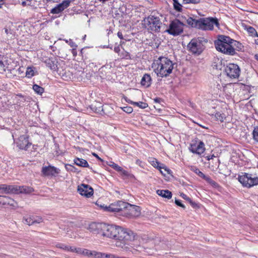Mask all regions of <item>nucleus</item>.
Here are the masks:
<instances>
[{
	"label": "nucleus",
	"instance_id": "f257e3e1",
	"mask_svg": "<svg viewBox=\"0 0 258 258\" xmlns=\"http://www.w3.org/2000/svg\"><path fill=\"white\" fill-rule=\"evenodd\" d=\"M103 228L102 236L104 237L123 241L124 243L135 239V234L131 230L121 227L104 223Z\"/></svg>",
	"mask_w": 258,
	"mask_h": 258
},
{
	"label": "nucleus",
	"instance_id": "f03ea898",
	"mask_svg": "<svg viewBox=\"0 0 258 258\" xmlns=\"http://www.w3.org/2000/svg\"><path fill=\"white\" fill-rule=\"evenodd\" d=\"M174 63L165 57H159L154 61L152 68L158 77H168L172 72Z\"/></svg>",
	"mask_w": 258,
	"mask_h": 258
},
{
	"label": "nucleus",
	"instance_id": "7ed1b4c3",
	"mask_svg": "<svg viewBox=\"0 0 258 258\" xmlns=\"http://www.w3.org/2000/svg\"><path fill=\"white\" fill-rule=\"evenodd\" d=\"M233 40L229 36L219 35L218 39L214 42L215 48L218 51L224 54L234 55L236 54V51L231 46Z\"/></svg>",
	"mask_w": 258,
	"mask_h": 258
},
{
	"label": "nucleus",
	"instance_id": "20e7f679",
	"mask_svg": "<svg viewBox=\"0 0 258 258\" xmlns=\"http://www.w3.org/2000/svg\"><path fill=\"white\" fill-rule=\"evenodd\" d=\"M33 188L26 186L17 185L0 184V193L5 194H31Z\"/></svg>",
	"mask_w": 258,
	"mask_h": 258
},
{
	"label": "nucleus",
	"instance_id": "39448f33",
	"mask_svg": "<svg viewBox=\"0 0 258 258\" xmlns=\"http://www.w3.org/2000/svg\"><path fill=\"white\" fill-rule=\"evenodd\" d=\"M238 180L243 186L250 187L258 184V177L255 174L242 173Z\"/></svg>",
	"mask_w": 258,
	"mask_h": 258
},
{
	"label": "nucleus",
	"instance_id": "423d86ee",
	"mask_svg": "<svg viewBox=\"0 0 258 258\" xmlns=\"http://www.w3.org/2000/svg\"><path fill=\"white\" fill-rule=\"evenodd\" d=\"M122 216L128 218L138 217L141 214V208L135 205L125 202Z\"/></svg>",
	"mask_w": 258,
	"mask_h": 258
},
{
	"label": "nucleus",
	"instance_id": "0eeeda50",
	"mask_svg": "<svg viewBox=\"0 0 258 258\" xmlns=\"http://www.w3.org/2000/svg\"><path fill=\"white\" fill-rule=\"evenodd\" d=\"M207 42V40L203 38L199 37L197 39H192L187 45L189 51L194 54H200L203 51L204 47L202 42Z\"/></svg>",
	"mask_w": 258,
	"mask_h": 258
},
{
	"label": "nucleus",
	"instance_id": "6e6552de",
	"mask_svg": "<svg viewBox=\"0 0 258 258\" xmlns=\"http://www.w3.org/2000/svg\"><path fill=\"white\" fill-rule=\"evenodd\" d=\"M183 23L175 19L170 22L169 28L165 32L173 36H177L183 32Z\"/></svg>",
	"mask_w": 258,
	"mask_h": 258
},
{
	"label": "nucleus",
	"instance_id": "1a4fd4ad",
	"mask_svg": "<svg viewBox=\"0 0 258 258\" xmlns=\"http://www.w3.org/2000/svg\"><path fill=\"white\" fill-rule=\"evenodd\" d=\"M144 21L145 26L148 27V29L151 31L155 32L160 31L162 23L160 21L159 18L151 16L144 20Z\"/></svg>",
	"mask_w": 258,
	"mask_h": 258
},
{
	"label": "nucleus",
	"instance_id": "9d476101",
	"mask_svg": "<svg viewBox=\"0 0 258 258\" xmlns=\"http://www.w3.org/2000/svg\"><path fill=\"white\" fill-rule=\"evenodd\" d=\"M125 202L122 201H118L116 202L109 205V206L103 207L105 211L117 213L119 215H121L123 213V210L124 209Z\"/></svg>",
	"mask_w": 258,
	"mask_h": 258
},
{
	"label": "nucleus",
	"instance_id": "9b49d317",
	"mask_svg": "<svg viewBox=\"0 0 258 258\" xmlns=\"http://www.w3.org/2000/svg\"><path fill=\"white\" fill-rule=\"evenodd\" d=\"M224 71L228 77L235 79L238 78L240 75V69L237 64L229 63L225 68Z\"/></svg>",
	"mask_w": 258,
	"mask_h": 258
},
{
	"label": "nucleus",
	"instance_id": "f8f14e48",
	"mask_svg": "<svg viewBox=\"0 0 258 258\" xmlns=\"http://www.w3.org/2000/svg\"><path fill=\"white\" fill-rule=\"evenodd\" d=\"M17 147L20 150L28 151L32 146V143L29 141V136L23 135L15 140Z\"/></svg>",
	"mask_w": 258,
	"mask_h": 258
},
{
	"label": "nucleus",
	"instance_id": "ddd939ff",
	"mask_svg": "<svg viewBox=\"0 0 258 258\" xmlns=\"http://www.w3.org/2000/svg\"><path fill=\"white\" fill-rule=\"evenodd\" d=\"M148 161L153 167L159 170L160 172L163 175L166 176V173H164L162 169H164L167 173H171L172 172L171 170L168 169L164 164L158 161L156 158L153 157H149Z\"/></svg>",
	"mask_w": 258,
	"mask_h": 258
},
{
	"label": "nucleus",
	"instance_id": "4468645a",
	"mask_svg": "<svg viewBox=\"0 0 258 258\" xmlns=\"http://www.w3.org/2000/svg\"><path fill=\"white\" fill-rule=\"evenodd\" d=\"M219 25L218 20L213 18H203L202 30H211L214 28V25Z\"/></svg>",
	"mask_w": 258,
	"mask_h": 258
},
{
	"label": "nucleus",
	"instance_id": "2eb2a0df",
	"mask_svg": "<svg viewBox=\"0 0 258 258\" xmlns=\"http://www.w3.org/2000/svg\"><path fill=\"white\" fill-rule=\"evenodd\" d=\"M104 223L92 222L86 227L90 232L102 235Z\"/></svg>",
	"mask_w": 258,
	"mask_h": 258
},
{
	"label": "nucleus",
	"instance_id": "dca6fc26",
	"mask_svg": "<svg viewBox=\"0 0 258 258\" xmlns=\"http://www.w3.org/2000/svg\"><path fill=\"white\" fill-rule=\"evenodd\" d=\"M42 173L45 176H56L60 170L53 166H43L41 170Z\"/></svg>",
	"mask_w": 258,
	"mask_h": 258
},
{
	"label": "nucleus",
	"instance_id": "f3484780",
	"mask_svg": "<svg viewBox=\"0 0 258 258\" xmlns=\"http://www.w3.org/2000/svg\"><path fill=\"white\" fill-rule=\"evenodd\" d=\"M204 146V143L200 141L198 144H191L189 147V150L193 153L201 155L205 150Z\"/></svg>",
	"mask_w": 258,
	"mask_h": 258
},
{
	"label": "nucleus",
	"instance_id": "a211bd4d",
	"mask_svg": "<svg viewBox=\"0 0 258 258\" xmlns=\"http://www.w3.org/2000/svg\"><path fill=\"white\" fill-rule=\"evenodd\" d=\"M71 2V0H65L61 3L57 5L56 7L52 9L50 13L53 14H58L62 12L64 9L67 8Z\"/></svg>",
	"mask_w": 258,
	"mask_h": 258
},
{
	"label": "nucleus",
	"instance_id": "6ab92c4d",
	"mask_svg": "<svg viewBox=\"0 0 258 258\" xmlns=\"http://www.w3.org/2000/svg\"><path fill=\"white\" fill-rule=\"evenodd\" d=\"M45 63L47 67L52 71H58L57 67V59L55 57H50L46 59Z\"/></svg>",
	"mask_w": 258,
	"mask_h": 258
},
{
	"label": "nucleus",
	"instance_id": "aec40b11",
	"mask_svg": "<svg viewBox=\"0 0 258 258\" xmlns=\"http://www.w3.org/2000/svg\"><path fill=\"white\" fill-rule=\"evenodd\" d=\"M187 23L192 27L202 29L203 18L199 19H193L191 17L188 18L186 20Z\"/></svg>",
	"mask_w": 258,
	"mask_h": 258
},
{
	"label": "nucleus",
	"instance_id": "412c9836",
	"mask_svg": "<svg viewBox=\"0 0 258 258\" xmlns=\"http://www.w3.org/2000/svg\"><path fill=\"white\" fill-rule=\"evenodd\" d=\"M77 190L79 194H93L94 192L91 186L83 183L78 186Z\"/></svg>",
	"mask_w": 258,
	"mask_h": 258
},
{
	"label": "nucleus",
	"instance_id": "4be33fe9",
	"mask_svg": "<svg viewBox=\"0 0 258 258\" xmlns=\"http://www.w3.org/2000/svg\"><path fill=\"white\" fill-rule=\"evenodd\" d=\"M151 82L152 79L150 75L148 74H145L141 79V84L142 86L148 88L150 86Z\"/></svg>",
	"mask_w": 258,
	"mask_h": 258
},
{
	"label": "nucleus",
	"instance_id": "5701e85b",
	"mask_svg": "<svg viewBox=\"0 0 258 258\" xmlns=\"http://www.w3.org/2000/svg\"><path fill=\"white\" fill-rule=\"evenodd\" d=\"M125 101L126 102H127L128 103L134 105V106H138L139 107H140V108H142V109H145L146 108H147L148 106V105L147 103H145V102H134V101H133L130 99H127L126 98L125 99Z\"/></svg>",
	"mask_w": 258,
	"mask_h": 258
},
{
	"label": "nucleus",
	"instance_id": "b1692460",
	"mask_svg": "<svg viewBox=\"0 0 258 258\" xmlns=\"http://www.w3.org/2000/svg\"><path fill=\"white\" fill-rule=\"evenodd\" d=\"M13 200L7 196L0 195V205H13Z\"/></svg>",
	"mask_w": 258,
	"mask_h": 258
},
{
	"label": "nucleus",
	"instance_id": "393cba45",
	"mask_svg": "<svg viewBox=\"0 0 258 258\" xmlns=\"http://www.w3.org/2000/svg\"><path fill=\"white\" fill-rule=\"evenodd\" d=\"M231 46L234 48L235 50H237L238 51H243V45L237 41L233 40L232 42L231 43Z\"/></svg>",
	"mask_w": 258,
	"mask_h": 258
},
{
	"label": "nucleus",
	"instance_id": "a878e982",
	"mask_svg": "<svg viewBox=\"0 0 258 258\" xmlns=\"http://www.w3.org/2000/svg\"><path fill=\"white\" fill-rule=\"evenodd\" d=\"M74 163L81 167H86L89 166L87 161L83 159L77 158L74 159Z\"/></svg>",
	"mask_w": 258,
	"mask_h": 258
},
{
	"label": "nucleus",
	"instance_id": "bb28decb",
	"mask_svg": "<svg viewBox=\"0 0 258 258\" xmlns=\"http://www.w3.org/2000/svg\"><path fill=\"white\" fill-rule=\"evenodd\" d=\"M91 109L95 112L99 113L103 110L102 106L101 104H92L90 106Z\"/></svg>",
	"mask_w": 258,
	"mask_h": 258
},
{
	"label": "nucleus",
	"instance_id": "cd10ccee",
	"mask_svg": "<svg viewBox=\"0 0 258 258\" xmlns=\"http://www.w3.org/2000/svg\"><path fill=\"white\" fill-rule=\"evenodd\" d=\"M23 222L24 224L28 225L34 224V217L25 216L23 218Z\"/></svg>",
	"mask_w": 258,
	"mask_h": 258
},
{
	"label": "nucleus",
	"instance_id": "c85d7f7f",
	"mask_svg": "<svg viewBox=\"0 0 258 258\" xmlns=\"http://www.w3.org/2000/svg\"><path fill=\"white\" fill-rule=\"evenodd\" d=\"M33 89L38 94L41 95L44 92V88L38 85L34 84L33 86Z\"/></svg>",
	"mask_w": 258,
	"mask_h": 258
},
{
	"label": "nucleus",
	"instance_id": "c756f323",
	"mask_svg": "<svg viewBox=\"0 0 258 258\" xmlns=\"http://www.w3.org/2000/svg\"><path fill=\"white\" fill-rule=\"evenodd\" d=\"M247 31L248 33L252 36H257L258 37V34L257 32L256 31L255 29L251 27V26H248L247 28Z\"/></svg>",
	"mask_w": 258,
	"mask_h": 258
},
{
	"label": "nucleus",
	"instance_id": "7c9ffc66",
	"mask_svg": "<svg viewBox=\"0 0 258 258\" xmlns=\"http://www.w3.org/2000/svg\"><path fill=\"white\" fill-rule=\"evenodd\" d=\"M35 75L34 70L33 68L28 67L26 72V76L27 78H31L32 77Z\"/></svg>",
	"mask_w": 258,
	"mask_h": 258
},
{
	"label": "nucleus",
	"instance_id": "2f4dec72",
	"mask_svg": "<svg viewBox=\"0 0 258 258\" xmlns=\"http://www.w3.org/2000/svg\"><path fill=\"white\" fill-rule=\"evenodd\" d=\"M109 166L112 167L114 170H115L117 171H120V172L123 171V174H126L125 171L123 170L122 167H121L120 166H118L117 164H116L113 162H111V164H109Z\"/></svg>",
	"mask_w": 258,
	"mask_h": 258
},
{
	"label": "nucleus",
	"instance_id": "473e14b6",
	"mask_svg": "<svg viewBox=\"0 0 258 258\" xmlns=\"http://www.w3.org/2000/svg\"><path fill=\"white\" fill-rule=\"evenodd\" d=\"M56 246L68 251H71V248H72V246H69L62 243H57Z\"/></svg>",
	"mask_w": 258,
	"mask_h": 258
},
{
	"label": "nucleus",
	"instance_id": "72a5a7b5",
	"mask_svg": "<svg viewBox=\"0 0 258 258\" xmlns=\"http://www.w3.org/2000/svg\"><path fill=\"white\" fill-rule=\"evenodd\" d=\"M102 252H98L96 251H91L90 256H92L94 258H102Z\"/></svg>",
	"mask_w": 258,
	"mask_h": 258
},
{
	"label": "nucleus",
	"instance_id": "f704fd0d",
	"mask_svg": "<svg viewBox=\"0 0 258 258\" xmlns=\"http://www.w3.org/2000/svg\"><path fill=\"white\" fill-rule=\"evenodd\" d=\"M173 1L174 9L178 12H181L182 6L178 3V0H173Z\"/></svg>",
	"mask_w": 258,
	"mask_h": 258
},
{
	"label": "nucleus",
	"instance_id": "c9c22d12",
	"mask_svg": "<svg viewBox=\"0 0 258 258\" xmlns=\"http://www.w3.org/2000/svg\"><path fill=\"white\" fill-rule=\"evenodd\" d=\"M253 139L256 142H258V126L254 127L252 132Z\"/></svg>",
	"mask_w": 258,
	"mask_h": 258
},
{
	"label": "nucleus",
	"instance_id": "e433bc0d",
	"mask_svg": "<svg viewBox=\"0 0 258 258\" xmlns=\"http://www.w3.org/2000/svg\"><path fill=\"white\" fill-rule=\"evenodd\" d=\"M5 31L10 38L12 39L14 37V32L11 29L5 28Z\"/></svg>",
	"mask_w": 258,
	"mask_h": 258
},
{
	"label": "nucleus",
	"instance_id": "4c0bfd02",
	"mask_svg": "<svg viewBox=\"0 0 258 258\" xmlns=\"http://www.w3.org/2000/svg\"><path fill=\"white\" fill-rule=\"evenodd\" d=\"M209 184L211 185L213 187L217 188L219 191L221 192L222 187L213 179Z\"/></svg>",
	"mask_w": 258,
	"mask_h": 258
},
{
	"label": "nucleus",
	"instance_id": "58836bf2",
	"mask_svg": "<svg viewBox=\"0 0 258 258\" xmlns=\"http://www.w3.org/2000/svg\"><path fill=\"white\" fill-rule=\"evenodd\" d=\"M82 248H80V247H72V248H71V252H76L78 254H81V252H82Z\"/></svg>",
	"mask_w": 258,
	"mask_h": 258
},
{
	"label": "nucleus",
	"instance_id": "ea45409f",
	"mask_svg": "<svg viewBox=\"0 0 258 258\" xmlns=\"http://www.w3.org/2000/svg\"><path fill=\"white\" fill-rule=\"evenodd\" d=\"M215 117L217 120H220L221 121H223V119L224 118V114H222L220 112L216 113L215 114Z\"/></svg>",
	"mask_w": 258,
	"mask_h": 258
},
{
	"label": "nucleus",
	"instance_id": "a19ab883",
	"mask_svg": "<svg viewBox=\"0 0 258 258\" xmlns=\"http://www.w3.org/2000/svg\"><path fill=\"white\" fill-rule=\"evenodd\" d=\"M185 4H197L200 3V0H183Z\"/></svg>",
	"mask_w": 258,
	"mask_h": 258
},
{
	"label": "nucleus",
	"instance_id": "79ce46f5",
	"mask_svg": "<svg viewBox=\"0 0 258 258\" xmlns=\"http://www.w3.org/2000/svg\"><path fill=\"white\" fill-rule=\"evenodd\" d=\"M90 252H91V250H89L88 249H85V248H82L81 254L90 256Z\"/></svg>",
	"mask_w": 258,
	"mask_h": 258
},
{
	"label": "nucleus",
	"instance_id": "37998d69",
	"mask_svg": "<svg viewBox=\"0 0 258 258\" xmlns=\"http://www.w3.org/2000/svg\"><path fill=\"white\" fill-rule=\"evenodd\" d=\"M123 110L127 113H131L133 112V109L132 107L126 106L123 107Z\"/></svg>",
	"mask_w": 258,
	"mask_h": 258
},
{
	"label": "nucleus",
	"instance_id": "c03bdc74",
	"mask_svg": "<svg viewBox=\"0 0 258 258\" xmlns=\"http://www.w3.org/2000/svg\"><path fill=\"white\" fill-rule=\"evenodd\" d=\"M175 203L176 204V205H177L178 206H179V207H181V208H182L183 209H185V206L182 203V202L181 200H177V199H175Z\"/></svg>",
	"mask_w": 258,
	"mask_h": 258
},
{
	"label": "nucleus",
	"instance_id": "a18cd8bd",
	"mask_svg": "<svg viewBox=\"0 0 258 258\" xmlns=\"http://www.w3.org/2000/svg\"><path fill=\"white\" fill-rule=\"evenodd\" d=\"M156 194H172L171 192L167 189L165 190H157L156 191Z\"/></svg>",
	"mask_w": 258,
	"mask_h": 258
},
{
	"label": "nucleus",
	"instance_id": "49530a36",
	"mask_svg": "<svg viewBox=\"0 0 258 258\" xmlns=\"http://www.w3.org/2000/svg\"><path fill=\"white\" fill-rule=\"evenodd\" d=\"M42 218L40 217H34V224L40 223L42 222Z\"/></svg>",
	"mask_w": 258,
	"mask_h": 258
},
{
	"label": "nucleus",
	"instance_id": "de8ad7c7",
	"mask_svg": "<svg viewBox=\"0 0 258 258\" xmlns=\"http://www.w3.org/2000/svg\"><path fill=\"white\" fill-rule=\"evenodd\" d=\"M114 254L103 253L102 258H114Z\"/></svg>",
	"mask_w": 258,
	"mask_h": 258
},
{
	"label": "nucleus",
	"instance_id": "09e8293b",
	"mask_svg": "<svg viewBox=\"0 0 258 258\" xmlns=\"http://www.w3.org/2000/svg\"><path fill=\"white\" fill-rule=\"evenodd\" d=\"M59 228H60V229H63L64 230H66L65 228L63 227L62 225L60 226H59ZM66 232H67V234L69 235V236L70 237H71V238H73V237H75V235L74 234L72 235V234H70L69 233V229H68V228H67V229H66Z\"/></svg>",
	"mask_w": 258,
	"mask_h": 258
},
{
	"label": "nucleus",
	"instance_id": "8fccbe9b",
	"mask_svg": "<svg viewBox=\"0 0 258 258\" xmlns=\"http://www.w3.org/2000/svg\"><path fill=\"white\" fill-rule=\"evenodd\" d=\"M190 170L194 172L197 175V173H198L200 171V169L196 166H191L190 167Z\"/></svg>",
	"mask_w": 258,
	"mask_h": 258
},
{
	"label": "nucleus",
	"instance_id": "3c124183",
	"mask_svg": "<svg viewBox=\"0 0 258 258\" xmlns=\"http://www.w3.org/2000/svg\"><path fill=\"white\" fill-rule=\"evenodd\" d=\"M204 180L208 184H210V182H211V181L212 180V179L211 178L210 176L207 175L206 177L204 178Z\"/></svg>",
	"mask_w": 258,
	"mask_h": 258
},
{
	"label": "nucleus",
	"instance_id": "603ef678",
	"mask_svg": "<svg viewBox=\"0 0 258 258\" xmlns=\"http://www.w3.org/2000/svg\"><path fill=\"white\" fill-rule=\"evenodd\" d=\"M189 203L192 207H194L195 208H199V206L198 204L191 201L190 200H189Z\"/></svg>",
	"mask_w": 258,
	"mask_h": 258
},
{
	"label": "nucleus",
	"instance_id": "864d4df0",
	"mask_svg": "<svg viewBox=\"0 0 258 258\" xmlns=\"http://www.w3.org/2000/svg\"><path fill=\"white\" fill-rule=\"evenodd\" d=\"M66 168L68 170H70L72 171H74V169H75V167L73 165L70 164L66 165Z\"/></svg>",
	"mask_w": 258,
	"mask_h": 258
},
{
	"label": "nucleus",
	"instance_id": "5fc2aeb1",
	"mask_svg": "<svg viewBox=\"0 0 258 258\" xmlns=\"http://www.w3.org/2000/svg\"><path fill=\"white\" fill-rule=\"evenodd\" d=\"M70 45L73 48H75L77 47V45L73 42L71 39H70Z\"/></svg>",
	"mask_w": 258,
	"mask_h": 258
},
{
	"label": "nucleus",
	"instance_id": "6e6d98bb",
	"mask_svg": "<svg viewBox=\"0 0 258 258\" xmlns=\"http://www.w3.org/2000/svg\"><path fill=\"white\" fill-rule=\"evenodd\" d=\"M197 175H198L200 177L204 179V178L206 177L207 175L205 174L202 171H200L198 173H197Z\"/></svg>",
	"mask_w": 258,
	"mask_h": 258
},
{
	"label": "nucleus",
	"instance_id": "4d7b16f0",
	"mask_svg": "<svg viewBox=\"0 0 258 258\" xmlns=\"http://www.w3.org/2000/svg\"><path fill=\"white\" fill-rule=\"evenodd\" d=\"M163 198H166L167 199H170L172 198V195H159Z\"/></svg>",
	"mask_w": 258,
	"mask_h": 258
},
{
	"label": "nucleus",
	"instance_id": "13d9d810",
	"mask_svg": "<svg viewBox=\"0 0 258 258\" xmlns=\"http://www.w3.org/2000/svg\"><path fill=\"white\" fill-rule=\"evenodd\" d=\"M30 5H31V3L30 2H28L27 1H23L22 2V5L23 6H30Z\"/></svg>",
	"mask_w": 258,
	"mask_h": 258
},
{
	"label": "nucleus",
	"instance_id": "bf43d9fd",
	"mask_svg": "<svg viewBox=\"0 0 258 258\" xmlns=\"http://www.w3.org/2000/svg\"><path fill=\"white\" fill-rule=\"evenodd\" d=\"M117 36L120 39H123V37L121 32H118Z\"/></svg>",
	"mask_w": 258,
	"mask_h": 258
},
{
	"label": "nucleus",
	"instance_id": "052dcab7",
	"mask_svg": "<svg viewBox=\"0 0 258 258\" xmlns=\"http://www.w3.org/2000/svg\"><path fill=\"white\" fill-rule=\"evenodd\" d=\"M72 54H73L74 56H76L77 54V50H76V48H73L72 49Z\"/></svg>",
	"mask_w": 258,
	"mask_h": 258
},
{
	"label": "nucleus",
	"instance_id": "680f3d73",
	"mask_svg": "<svg viewBox=\"0 0 258 258\" xmlns=\"http://www.w3.org/2000/svg\"><path fill=\"white\" fill-rule=\"evenodd\" d=\"M214 157H215V156L214 155H212L211 156H207L206 157L207 160H210L211 159H212Z\"/></svg>",
	"mask_w": 258,
	"mask_h": 258
},
{
	"label": "nucleus",
	"instance_id": "e2e57ef3",
	"mask_svg": "<svg viewBox=\"0 0 258 258\" xmlns=\"http://www.w3.org/2000/svg\"><path fill=\"white\" fill-rule=\"evenodd\" d=\"M161 99L159 98H156L154 99V101L155 103H160Z\"/></svg>",
	"mask_w": 258,
	"mask_h": 258
},
{
	"label": "nucleus",
	"instance_id": "0e129e2a",
	"mask_svg": "<svg viewBox=\"0 0 258 258\" xmlns=\"http://www.w3.org/2000/svg\"><path fill=\"white\" fill-rule=\"evenodd\" d=\"M93 155L94 156H95L96 158H97L98 160H100V161H102V159H101V158H100L98 156V155H97V154H96V153H93Z\"/></svg>",
	"mask_w": 258,
	"mask_h": 258
},
{
	"label": "nucleus",
	"instance_id": "69168bd1",
	"mask_svg": "<svg viewBox=\"0 0 258 258\" xmlns=\"http://www.w3.org/2000/svg\"><path fill=\"white\" fill-rule=\"evenodd\" d=\"M119 50L120 49L119 47H115L114 48V51L116 53H118L119 51Z\"/></svg>",
	"mask_w": 258,
	"mask_h": 258
},
{
	"label": "nucleus",
	"instance_id": "338daca9",
	"mask_svg": "<svg viewBox=\"0 0 258 258\" xmlns=\"http://www.w3.org/2000/svg\"><path fill=\"white\" fill-rule=\"evenodd\" d=\"M82 196H84L86 198H91L93 195H81Z\"/></svg>",
	"mask_w": 258,
	"mask_h": 258
},
{
	"label": "nucleus",
	"instance_id": "774afa93",
	"mask_svg": "<svg viewBox=\"0 0 258 258\" xmlns=\"http://www.w3.org/2000/svg\"><path fill=\"white\" fill-rule=\"evenodd\" d=\"M47 2H50L52 3H58L60 0H46Z\"/></svg>",
	"mask_w": 258,
	"mask_h": 258
}]
</instances>
